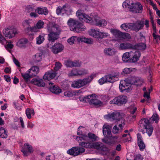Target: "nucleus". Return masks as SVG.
<instances>
[{"label": "nucleus", "mask_w": 160, "mask_h": 160, "mask_svg": "<svg viewBox=\"0 0 160 160\" xmlns=\"http://www.w3.org/2000/svg\"><path fill=\"white\" fill-rule=\"evenodd\" d=\"M72 67H78L80 66L81 65V63L77 61L72 62Z\"/></svg>", "instance_id": "nucleus-61"}, {"label": "nucleus", "mask_w": 160, "mask_h": 160, "mask_svg": "<svg viewBox=\"0 0 160 160\" xmlns=\"http://www.w3.org/2000/svg\"><path fill=\"white\" fill-rule=\"evenodd\" d=\"M85 151V149L84 148L76 146L72 147L68 150L67 152L70 155L76 156L82 154Z\"/></svg>", "instance_id": "nucleus-8"}, {"label": "nucleus", "mask_w": 160, "mask_h": 160, "mask_svg": "<svg viewBox=\"0 0 160 160\" xmlns=\"http://www.w3.org/2000/svg\"><path fill=\"white\" fill-rule=\"evenodd\" d=\"M111 32L114 37L117 39L125 38H130V35L128 33H122L117 29H111Z\"/></svg>", "instance_id": "nucleus-12"}, {"label": "nucleus", "mask_w": 160, "mask_h": 160, "mask_svg": "<svg viewBox=\"0 0 160 160\" xmlns=\"http://www.w3.org/2000/svg\"><path fill=\"white\" fill-rule=\"evenodd\" d=\"M138 131L142 132L143 134L145 133L144 129L150 125V122L148 119L144 118L140 120L138 122Z\"/></svg>", "instance_id": "nucleus-10"}, {"label": "nucleus", "mask_w": 160, "mask_h": 160, "mask_svg": "<svg viewBox=\"0 0 160 160\" xmlns=\"http://www.w3.org/2000/svg\"><path fill=\"white\" fill-rule=\"evenodd\" d=\"M21 75L24 80L26 82L29 81L30 78L33 77L30 72H28V71L25 73H21Z\"/></svg>", "instance_id": "nucleus-37"}, {"label": "nucleus", "mask_w": 160, "mask_h": 160, "mask_svg": "<svg viewBox=\"0 0 160 160\" xmlns=\"http://www.w3.org/2000/svg\"><path fill=\"white\" fill-rule=\"evenodd\" d=\"M25 11L27 12L31 13L35 11V10L31 6H27L25 8Z\"/></svg>", "instance_id": "nucleus-50"}, {"label": "nucleus", "mask_w": 160, "mask_h": 160, "mask_svg": "<svg viewBox=\"0 0 160 160\" xmlns=\"http://www.w3.org/2000/svg\"><path fill=\"white\" fill-rule=\"evenodd\" d=\"M132 8H131L130 12L135 13H142L143 8L142 6L139 2H134Z\"/></svg>", "instance_id": "nucleus-13"}, {"label": "nucleus", "mask_w": 160, "mask_h": 160, "mask_svg": "<svg viewBox=\"0 0 160 160\" xmlns=\"http://www.w3.org/2000/svg\"><path fill=\"white\" fill-rule=\"evenodd\" d=\"M81 136H77L76 138V140L79 143V144L81 143L83 141H85L87 138V136L86 134H83L81 135Z\"/></svg>", "instance_id": "nucleus-42"}, {"label": "nucleus", "mask_w": 160, "mask_h": 160, "mask_svg": "<svg viewBox=\"0 0 160 160\" xmlns=\"http://www.w3.org/2000/svg\"><path fill=\"white\" fill-rule=\"evenodd\" d=\"M144 129L146 130V132L149 137L151 136L153 131V128L152 127L149 125V126L147 127V128Z\"/></svg>", "instance_id": "nucleus-45"}, {"label": "nucleus", "mask_w": 160, "mask_h": 160, "mask_svg": "<svg viewBox=\"0 0 160 160\" xmlns=\"http://www.w3.org/2000/svg\"><path fill=\"white\" fill-rule=\"evenodd\" d=\"M65 65L67 67H72V61H68L65 62Z\"/></svg>", "instance_id": "nucleus-58"}, {"label": "nucleus", "mask_w": 160, "mask_h": 160, "mask_svg": "<svg viewBox=\"0 0 160 160\" xmlns=\"http://www.w3.org/2000/svg\"><path fill=\"white\" fill-rule=\"evenodd\" d=\"M152 120L156 122H157L159 119V117L157 114L155 113L153 115L152 117Z\"/></svg>", "instance_id": "nucleus-56"}, {"label": "nucleus", "mask_w": 160, "mask_h": 160, "mask_svg": "<svg viewBox=\"0 0 160 160\" xmlns=\"http://www.w3.org/2000/svg\"><path fill=\"white\" fill-rule=\"evenodd\" d=\"M103 146V144L101 143H93V148H95L99 150H102Z\"/></svg>", "instance_id": "nucleus-43"}, {"label": "nucleus", "mask_w": 160, "mask_h": 160, "mask_svg": "<svg viewBox=\"0 0 160 160\" xmlns=\"http://www.w3.org/2000/svg\"><path fill=\"white\" fill-rule=\"evenodd\" d=\"M21 152L23 153L24 156L28 155V152L32 153L33 152V149L32 146L28 143H25L23 147L21 149Z\"/></svg>", "instance_id": "nucleus-16"}, {"label": "nucleus", "mask_w": 160, "mask_h": 160, "mask_svg": "<svg viewBox=\"0 0 160 160\" xmlns=\"http://www.w3.org/2000/svg\"><path fill=\"white\" fill-rule=\"evenodd\" d=\"M2 32L5 37L8 39L13 38L18 33L17 29L11 26H9L4 28Z\"/></svg>", "instance_id": "nucleus-6"}, {"label": "nucleus", "mask_w": 160, "mask_h": 160, "mask_svg": "<svg viewBox=\"0 0 160 160\" xmlns=\"http://www.w3.org/2000/svg\"><path fill=\"white\" fill-rule=\"evenodd\" d=\"M49 89L52 93L56 94H58L62 92L61 89L59 87L55 85L51 86Z\"/></svg>", "instance_id": "nucleus-33"}, {"label": "nucleus", "mask_w": 160, "mask_h": 160, "mask_svg": "<svg viewBox=\"0 0 160 160\" xmlns=\"http://www.w3.org/2000/svg\"><path fill=\"white\" fill-rule=\"evenodd\" d=\"M67 11V9L66 5H63L62 7H58L56 10V13L58 15L61 13L63 14Z\"/></svg>", "instance_id": "nucleus-34"}, {"label": "nucleus", "mask_w": 160, "mask_h": 160, "mask_svg": "<svg viewBox=\"0 0 160 160\" xmlns=\"http://www.w3.org/2000/svg\"><path fill=\"white\" fill-rule=\"evenodd\" d=\"M132 57L130 58V60L131 62H135L138 61L140 56L141 54L139 51H136L135 52H132Z\"/></svg>", "instance_id": "nucleus-22"}, {"label": "nucleus", "mask_w": 160, "mask_h": 160, "mask_svg": "<svg viewBox=\"0 0 160 160\" xmlns=\"http://www.w3.org/2000/svg\"><path fill=\"white\" fill-rule=\"evenodd\" d=\"M76 15L79 20L81 21H84L88 23H92L94 22L95 25L99 27H103L107 24V22L105 20L101 19L98 17H96L92 20V18L83 13V11L81 9L78 10L76 12Z\"/></svg>", "instance_id": "nucleus-1"}, {"label": "nucleus", "mask_w": 160, "mask_h": 160, "mask_svg": "<svg viewBox=\"0 0 160 160\" xmlns=\"http://www.w3.org/2000/svg\"><path fill=\"white\" fill-rule=\"evenodd\" d=\"M45 36V34H42L39 35L36 38V43L38 44H40L44 41L45 40L44 37Z\"/></svg>", "instance_id": "nucleus-40"}, {"label": "nucleus", "mask_w": 160, "mask_h": 160, "mask_svg": "<svg viewBox=\"0 0 160 160\" xmlns=\"http://www.w3.org/2000/svg\"><path fill=\"white\" fill-rule=\"evenodd\" d=\"M137 135L138 146L140 150L143 151L145 148V145L143 141L142 136L140 133H138Z\"/></svg>", "instance_id": "nucleus-19"}, {"label": "nucleus", "mask_w": 160, "mask_h": 160, "mask_svg": "<svg viewBox=\"0 0 160 160\" xmlns=\"http://www.w3.org/2000/svg\"><path fill=\"white\" fill-rule=\"evenodd\" d=\"M120 47L122 49H132L133 45L127 42L121 43L120 45Z\"/></svg>", "instance_id": "nucleus-36"}, {"label": "nucleus", "mask_w": 160, "mask_h": 160, "mask_svg": "<svg viewBox=\"0 0 160 160\" xmlns=\"http://www.w3.org/2000/svg\"><path fill=\"white\" fill-rule=\"evenodd\" d=\"M26 114L27 116L28 119H30L31 118V109L29 108H27L26 110Z\"/></svg>", "instance_id": "nucleus-53"}, {"label": "nucleus", "mask_w": 160, "mask_h": 160, "mask_svg": "<svg viewBox=\"0 0 160 160\" xmlns=\"http://www.w3.org/2000/svg\"><path fill=\"white\" fill-rule=\"evenodd\" d=\"M44 24V22L42 21H39L37 23L36 27L38 29H41L43 27Z\"/></svg>", "instance_id": "nucleus-51"}, {"label": "nucleus", "mask_w": 160, "mask_h": 160, "mask_svg": "<svg viewBox=\"0 0 160 160\" xmlns=\"http://www.w3.org/2000/svg\"><path fill=\"white\" fill-rule=\"evenodd\" d=\"M31 82L38 87H44L45 86V83L42 79L34 78L32 80Z\"/></svg>", "instance_id": "nucleus-23"}, {"label": "nucleus", "mask_w": 160, "mask_h": 160, "mask_svg": "<svg viewBox=\"0 0 160 160\" xmlns=\"http://www.w3.org/2000/svg\"><path fill=\"white\" fill-rule=\"evenodd\" d=\"M105 79L106 80L107 82H109L110 83H113L115 82L114 79H113L112 76L111 74H109L105 76Z\"/></svg>", "instance_id": "nucleus-46"}, {"label": "nucleus", "mask_w": 160, "mask_h": 160, "mask_svg": "<svg viewBox=\"0 0 160 160\" xmlns=\"http://www.w3.org/2000/svg\"><path fill=\"white\" fill-rule=\"evenodd\" d=\"M35 11L39 14H43L45 15H47L48 13V11L46 7L43 8H38L35 10Z\"/></svg>", "instance_id": "nucleus-28"}, {"label": "nucleus", "mask_w": 160, "mask_h": 160, "mask_svg": "<svg viewBox=\"0 0 160 160\" xmlns=\"http://www.w3.org/2000/svg\"><path fill=\"white\" fill-rule=\"evenodd\" d=\"M68 76H78V70L77 69H72L68 73Z\"/></svg>", "instance_id": "nucleus-47"}, {"label": "nucleus", "mask_w": 160, "mask_h": 160, "mask_svg": "<svg viewBox=\"0 0 160 160\" xmlns=\"http://www.w3.org/2000/svg\"><path fill=\"white\" fill-rule=\"evenodd\" d=\"M103 134L105 137L109 138L112 136L111 128L107 124H104L102 127Z\"/></svg>", "instance_id": "nucleus-15"}, {"label": "nucleus", "mask_w": 160, "mask_h": 160, "mask_svg": "<svg viewBox=\"0 0 160 160\" xmlns=\"http://www.w3.org/2000/svg\"><path fill=\"white\" fill-rule=\"evenodd\" d=\"M13 104L14 106V108L16 109H17L18 110H20L21 108H20V105L18 103V101H14L13 102Z\"/></svg>", "instance_id": "nucleus-55"}, {"label": "nucleus", "mask_w": 160, "mask_h": 160, "mask_svg": "<svg viewBox=\"0 0 160 160\" xmlns=\"http://www.w3.org/2000/svg\"><path fill=\"white\" fill-rule=\"evenodd\" d=\"M77 38L76 36L72 37L68 39L67 42L70 45L74 43L75 40Z\"/></svg>", "instance_id": "nucleus-48"}, {"label": "nucleus", "mask_w": 160, "mask_h": 160, "mask_svg": "<svg viewBox=\"0 0 160 160\" xmlns=\"http://www.w3.org/2000/svg\"><path fill=\"white\" fill-rule=\"evenodd\" d=\"M143 79L140 77H132L131 79V83L137 86H141L143 82Z\"/></svg>", "instance_id": "nucleus-18"}, {"label": "nucleus", "mask_w": 160, "mask_h": 160, "mask_svg": "<svg viewBox=\"0 0 160 160\" xmlns=\"http://www.w3.org/2000/svg\"><path fill=\"white\" fill-rule=\"evenodd\" d=\"M132 54V51L125 53L122 57V61L125 62H131L130 58Z\"/></svg>", "instance_id": "nucleus-24"}, {"label": "nucleus", "mask_w": 160, "mask_h": 160, "mask_svg": "<svg viewBox=\"0 0 160 160\" xmlns=\"http://www.w3.org/2000/svg\"><path fill=\"white\" fill-rule=\"evenodd\" d=\"M143 158L141 155L138 154L137 155L134 159V160H143Z\"/></svg>", "instance_id": "nucleus-64"}, {"label": "nucleus", "mask_w": 160, "mask_h": 160, "mask_svg": "<svg viewBox=\"0 0 160 160\" xmlns=\"http://www.w3.org/2000/svg\"><path fill=\"white\" fill-rule=\"evenodd\" d=\"M103 52L107 56H111L114 55L116 53L115 50L112 48H106L104 49Z\"/></svg>", "instance_id": "nucleus-21"}, {"label": "nucleus", "mask_w": 160, "mask_h": 160, "mask_svg": "<svg viewBox=\"0 0 160 160\" xmlns=\"http://www.w3.org/2000/svg\"><path fill=\"white\" fill-rule=\"evenodd\" d=\"M86 39V38L84 37H81L77 38V40L78 42H84Z\"/></svg>", "instance_id": "nucleus-63"}, {"label": "nucleus", "mask_w": 160, "mask_h": 160, "mask_svg": "<svg viewBox=\"0 0 160 160\" xmlns=\"http://www.w3.org/2000/svg\"><path fill=\"white\" fill-rule=\"evenodd\" d=\"M97 96H94L90 104L95 106H101L103 105V102L96 98Z\"/></svg>", "instance_id": "nucleus-38"}, {"label": "nucleus", "mask_w": 160, "mask_h": 160, "mask_svg": "<svg viewBox=\"0 0 160 160\" xmlns=\"http://www.w3.org/2000/svg\"><path fill=\"white\" fill-rule=\"evenodd\" d=\"M57 73L53 71H49L46 72L43 76L44 79L49 80L53 79L56 76Z\"/></svg>", "instance_id": "nucleus-17"}, {"label": "nucleus", "mask_w": 160, "mask_h": 160, "mask_svg": "<svg viewBox=\"0 0 160 160\" xmlns=\"http://www.w3.org/2000/svg\"><path fill=\"white\" fill-rule=\"evenodd\" d=\"M105 79H105V76L103 77H102V78L99 80V83L100 85H102L105 83L107 82L106 80Z\"/></svg>", "instance_id": "nucleus-57"}, {"label": "nucleus", "mask_w": 160, "mask_h": 160, "mask_svg": "<svg viewBox=\"0 0 160 160\" xmlns=\"http://www.w3.org/2000/svg\"><path fill=\"white\" fill-rule=\"evenodd\" d=\"M122 29L126 32H129L132 30L131 23H124L122 24L120 26Z\"/></svg>", "instance_id": "nucleus-39"}, {"label": "nucleus", "mask_w": 160, "mask_h": 160, "mask_svg": "<svg viewBox=\"0 0 160 160\" xmlns=\"http://www.w3.org/2000/svg\"><path fill=\"white\" fill-rule=\"evenodd\" d=\"M13 45L11 44V42H10L8 43L6 46L5 48L9 52H11V49L13 48Z\"/></svg>", "instance_id": "nucleus-49"}, {"label": "nucleus", "mask_w": 160, "mask_h": 160, "mask_svg": "<svg viewBox=\"0 0 160 160\" xmlns=\"http://www.w3.org/2000/svg\"><path fill=\"white\" fill-rule=\"evenodd\" d=\"M134 2L132 0H126L122 4V6L124 8H128L130 11L131 8H132Z\"/></svg>", "instance_id": "nucleus-26"}, {"label": "nucleus", "mask_w": 160, "mask_h": 160, "mask_svg": "<svg viewBox=\"0 0 160 160\" xmlns=\"http://www.w3.org/2000/svg\"><path fill=\"white\" fill-rule=\"evenodd\" d=\"M127 97L125 96H120L111 100L109 103L111 104H115L120 106L125 103L127 101Z\"/></svg>", "instance_id": "nucleus-9"}, {"label": "nucleus", "mask_w": 160, "mask_h": 160, "mask_svg": "<svg viewBox=\"0 0 160 160\" xmlns=\"http://www.w3.org/2000/svg\"><path fill=\"white\" fill-rule=\"evenodd\" d=\"M47 47L50 48L52 52L55 54H57L62 52L64 49V46L61 43L59 42L56 43L52 47L49 43L47 44Z\"/></svg>", "instance_id": "nucleus-11"}, {"label": "nucleus", "mask_w": 160, "mask_h": 160, "mask_svg": "<svg viewBox=\"0 0 160 160\" xmlns=\"http://www.w3.org/2000/svg\"><path fill=\"white\" fill-rule=\"evenodd\" d=\"M94 96H96V95L92 94L84 97H80L79 99L80 101L82 102H88L90 104Z\"/></svg>", "instance_id": "nucleus-20"}, {"label": "nucleus", "mask_w": 160, "mask_h": 160, "mask_svg": "<svg viewBox=\"0 0 160 160\" xmlns=\"http://www.w3.org/2000/svg\"><path fill=\"white\" fill-rule=\"evenodd\" d=\"M23 25L24 27L27 28L28 30V27H30L29 22L28 20H25L23 23Z\"/></svg>", "instance_id": "nucleus-62"}, {"label": "nucleus", "mask_w": 160, "mask_h": 160, "mask_svg": "<svg viewBox=\"0 0 160 160\" xmlns=\"http://www.w3.org/2000/svg\"><path fill=\"white\" fill-rule=\"evenodd\" d=\"M42 59V54L40 53H37L34 56V59L36 62L40 61Z\"/></svg>", "instance_id": "nucleus-44"}, {"label": "nucleus", "mask_w": 160, "mask_h": 160, "mask_svg": "<svg viewBox=\"0 0 160 160\" xmlns=\"http://www.w3.org/2000/svg\"><path fill=\"white\" fill-rule=\"evenodd\" d=\"M144 24V21L142 20L138 21L135 23H131L132 30L138 32L143 28Z\"/></svg>", "instance_id": "nucleus-14"}, {"label": "nucleus", "mask_w": 160, "mask_h": 160, "mask_svg": "<svg viewBox=\"0 0 160 160\" xmlns=\"http://www.w3.org/2000/svg\"><path fill=\"white\" fill-rule=\"evenodd\" d=\"M88 73V71L86 70L82 69L80 70H78V75H84Z\"/></svg>", "instance_id": "nucleus-52"}, {"label": "nucleus", "mask_w": 160, "mask_h": 160, "mask_svg": "<svg viewBox=\"0 0 160 160\" xmlns=\"http://www.w3.org/2000/svg\"><path fill=\"white\" fill-rule=\"evenodd\" d=\"M67 23L71 31L78 33L85 31L86 29V28L82 23L79 22L78 20L75 19L69 18L68 20Z\"/></svg>", "instance_id": "nucleus-3"}, {"label": "nucleus", "mask_w": 160, "mask_h": 160, "mask_svg": "<svg viewBox=\"0 0 160 160\" xmlns=\"http://www.w3.org/2000/svg\"><path fill=\"white\" fill-rule=\"evenodd\" d=\"M128 86L125 80H121L120 82L119 88L121 92H123L127 89Z\"/></svg>", "instance_id": "nucleus-35"}, {"label": "nucleus", "mask_w": 160, "mask_h": 160, "mask_svg": "<svg viewBox=\"0 0 160 160\" xmlns=\"http://www.w3.org/2000/svg\"><path fill=\"white\" fill-rule=\"evenodd\" d=\"M37 28H36L35 27H31L30 26L28 27V30L31 32H37Z\"/></svg>", "instance_id": "nucleus-59"}, {"label": "nucleus", "mask_w": 160, "mask_h": 160, "mask_svg": "<svg viewBox=\"0 0 160 160\" xmlns=\"http://www.w3.org/2000/svg\"><path fill=\"white\" fill-rule=\"evenodd\" d=\"M48 34V39L49 42H54L59 38L61 29L59 26L57 25L48 26L47 28Z\"/></svg>", "instance_id": "nucleus-2"}, {"label": "nucleus", "mask_w": 160, "mask_h": 160, "mask_svg": "<svg viewBox=\"0 0 160 160\" xmlns=\"http://www.w3.org/2000/svg\"><path fill=\"white\" fill-rule=\"evenodd\" d=\"M87 138H88L92 142H95L97 140L98 137L95 134L91 132L88 133L87 135Z\"/></svg>", "instance_id": "nucleus-41"}, {"label": "nucleus", "mask_w": 160, "mask_h": 160, "mask_svg": "<svg viewBox=\"0 0 160 160\" xmlns=\"http://www.w3.org/2000/svg\"><path fill=\"white\" fill-rule=\"evenodd\" d=\"M28 40L26 38H23L20 39L17 42L18 46L20 48L26 47V44L28 42Z\"/></svg>", "instance_id": "nucleus-27"}, {"label": "nucleus", "mask_w": 160, "mask_h": 160, "mask_svg": "<svg viewBox=\"0 0 160 160\" xmlns=\"http://www.w3.org/2000/svg\"><path fill=\"white\" fill-rule=\"evenodd\" d=\"M96 76V74H92L83 79H78L75 80L72 82L71 86L74 88H79L82 87L88 84Z\"/></svg>", "instance_id": "nucleus-4"}, {"label": "nucleus", "mask_w": 160, "mask_h": 160, "mask_svg": "<svg viewBox=\"0 0 160 160\" xmlns=\"http://www.w3.org/2000/svg\"><path fill=\"white\" fill-rule=\"evenodd\" d=\"M133 49H138L140 50H144L146 48V45L144 43H139L133 45Z\"/></svg>", "instance_id": "nucleus-32"}, {"label": "nucleus", "mask_w": 160, "mask_h": 160, "mask_svg": "<svg viewBox=\"0 0 160 160\" xmlns=\"http://www.w3.org/2000/svg\"><path fill=\"white\" fill-rule=\"evenodd\" d=\"M88 33L90 35L98 39L105 38L110 35L107 32H100L99 29H91Z\"/></svg>", "instance_id": "nucleus-5"}, {"label": "nucleus", "mask_w": 160, "mask_h": 160, "mask_svg": "<svg viewBox=\"0 0 160 160\" xmlns=\"http://www.w3.org/2000/svg\"><path fill=\"white\" fill-rule=\"evenodd\" d=\"M105 117L107 119L115 122H124V120L122 116L120 115L119 112H114L109 113L108 115H106Z\"/></svg>", "instance_id": "nucleus-7"}, {"label": "nucleus", "mask_w": 160, "mask_h": 160, "mask_svg": "<svg viewBox=\"0 0 160 160\" xmlns=\"http://www.w3.org/2000/svg\"><path fill=\"white\" fill-rule=\"evenodd\" d=\"M39 68L36 66L32 67L28 70V72H30L33 77L36 76L39 72Z\"/></svg>", "instance_id": "nucleus-31"}, {"label": "nucleus", "mask_w": 160, "mask_h": 160, "mask_svg": "<svg viewBox=\"0 0 160 160\" xmlns=\"http://www.w3.org/2000/svg\"><path fill=\"white\" fill-rule=\"evenodd\" d=\"M55 65V66L54 67V69L56 71L59 70L60 68L62 66L61 63L58 62H56Z\"/></svg>", "instance_id": "nucleus-54"}, {"label": "nucleus", "mask_w": 160, "mask_h": 160, "mask_svg": "<svg viewBox=\"0 0 160 160\" xmlns=\"http://www.w3.org/2000/svg\"><path fill=\"white\" fill-rule=\"evenodd\" d=\"M121 123V124L119 123V128L116 125L114 126L112 131L113 133L116 134L122 132L123 127L124 126L125 123L124 122Z\"/></svg>", "instance_id": "nucleus-25"}, {"label": "nucleus", "mask_w": 160, "mask_h": 160, "mask_svg": "<svg viewBox=\"0 0 160 160\" xmlns=\"http://www.w3.org/2000/svg\"><path fill=\"white\" fill-rule=\"evenodd\" d=\"M93 143H92L90 142H81L79 145L81 147H84L86 148H93Z\"/></svg>", "instance_id": "nucleus-30"}, {"label": "nucleus", "mask_w": 160, "mask_h": 160, "mask_svg": "<svg viewBox=\"0 0 160 160\" xmlns=\"http://www.w3.org/2000/svg\"><path fill=\"white\" fill-rule=\"evenodd\" d=\"M8 136V132L7 129L3 127H0V138H6Z\"/></svg>", "instance_id": "nucleus-29"}, {"label": "nucleus", "mask_w": 160, "mask_h": 160, "mask_svg": "<svg viewBox=\"0 0 160 160\" xmlns=\"http://www.w3.org/2000/svg\"><path fill=\"white\" fill-rule=\"evenodd\" d=\"M64 94L65 96L68 97H71L73 96L72 93L68 91H67L64 92Z\"/></svg>", "instance_id": "nucleus-60"}]
</instances>
